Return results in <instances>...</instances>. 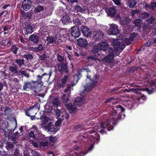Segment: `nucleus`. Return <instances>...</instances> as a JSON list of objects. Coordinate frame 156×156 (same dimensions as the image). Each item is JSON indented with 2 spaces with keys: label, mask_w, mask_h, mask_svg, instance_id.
<instances>
[{
  "label": "nucleus",
  "mask_w": 156,
  "mask_h": 156,
  "mask_svg": "<svg viewBox=\"0 0 156 156\" xmlns=\"http://www.w3.org/2000/svg\"><path fill=\"white\" fill-rule=\"evenodd\" d=\"M125 109L120 105H118L116 109L114 110L112 112V115L113 117L110 121L112 125H116L119 120H121L122 118V112H124Z\"/></svg>",
  "instance_id": "f257e3e1"
},
{
  "label": "nucleus",
  "mask_w": 156,
  "mask_h": 156,
  "mask_svg": "<svg viewBox=\"0 0 156 156\" xmlns=\"http://www.w3.org/2000/svg\"><path fill=\"white\" fill-rule=\"evenodd\" d=\"M40 105L38 103L35 104L34 105L26 109H24L26 115L29 117H33L34 118L36 113L34 109H39Z\"/></svg>",
  "instance_id": "f03ea898"
},
{
  "label": "nucleus",
  "mask_w": 156,
  "mask_h": 156,
  "mask_svg": "<svg viewBox=\"0 0 156 156\" xmlns=\"http://www.w3.org/2000/svg\"><path fill=\"white\" fill-rule=\"evenodd\" d=\"M115 52H117L119 50L122 51L125 48V46L122 40L115 39L112 42Z\"/></svg>",
  "instance_id": "7ed1b4c3"
},
{
  "label": "nucleus",
  "mask_w": 156,
  "mask_h": 156,
  "mask_svg": "<svg viewBox=\"0 0 156 156\" xmlns=\"http://www.w3.org/2000/svg\"><path fill=\"white\" fill-rule=\"evenodd\" d=\"M108 53V55L102 59V61L106 63L110 64L113 62L114 57L112 48L111 47L109 48Z\"/></svg>",
  "instance_id": "20e7f679"
},
{
  "label": "nucleus",
  "mask_w": 156,
  "mask_h": 156,
  "mask_svg": "<svg viewBox=\"0 0 156 156\" xmlns=\"http://www.w3.org/2000/svg\"><path fill=\"white\" fill-rule=\"evenodd\" d=\"M100 124L101 125L100 126L102 129L99 131V132L101 134L104 133L105 127H106L107 129L109 131L112 130L114 128V126L111 123L110 120H108L105 124H104L102 122L100 123Z\"/></svg>",
  "instance_id": "39448f33"
},
{
  "label": "nucleus",
  "mask_w": 156,
  "mask_h": 156,
  "mask_svg": "<svg viewBox=\"0 0 156 156\" xmlns=\"http://www.w3.org/2000/svg\"><path fill=\"white\" fill-rule=\"evenodd\" d=\"M58 70L60 73H62L64 72L65 74L68 72L67 64L64 62H61L58 65Z\"/></svg>",
  "instance_id": "423d86ee"
},
{
  "label": "nucleus",
  "mask_w": 156,
  "mask_h": 156,
  "mask_svg": "<svg viewBox=\"0 0 156 156\" xmlns=\"http://www.w3.org/2000/svg\"><path fill=\"white\" fill-rule=\"evenodd\" d=\"M36 86L34 84L33 81L31 82H30L29 81H26L24 83L23 89V90L26 91H29L31 89H37V86Z\"/></svg>",
  "instance_id": "0eeeda50"
},
{
  "label": "nucleus",
  "mask_w": 156,
  "mask_h": 156,
  "mask_svg": "<svg viewBox=\"0 0 156 156\" xmlns=\"http://www.w3.org/2000/svg\"><path fill=\"white\" fill-rule=\"evenodd\" d=\"M71 36L74 38L78 37L80 35V32L79 28L77 26H73L69 30Z\"/></svg>",
  "instance_id": "6e6552de"
},
{
  "label": "nucleus",
  "mask_w": 156,
  "mask_h": 156,
  "mask_svg": "<svg viewBox=\"0 0 156 156\" xmlns=\"http://www.w3.org/2000/svg\"><path fill=\"white\" fill-rule=\"evenodd\" d=\"M24 32L26 34H31L34 31V28L33 25L28 22L23 25Z\"/></svg>",
  "instance_id": "1a4fd4ad"
},
{
  "label": "nucleus",
  "mask_w": 156,
  "mask_h": 156,
  "mask_svg": "<svg viewBox=\"0 0 156 156\" xmlns=\"http://www.w3.org/2000/svg\"><path fill=\"white\" fill-rule=\"evenodd\" d=\"M87 77L90 80L91 82L90 83H89L85 87L84 90V92H87L91 90L92 88L94 87L96 83H97V81L96 80H91L90 76H89L88 74H87Z\"/></svg>",
  "instance_id": "9d476101"
},
{
  "label": "nucleus",
  "mask_w": 156,
  "mask_h": 156,
  "mask_svg": "<svg viewBox=\"0 0 156 156\" xmlns=\"http://www.w3.org/2000/svg\"><path fill=\"white\" fill-rule=\"evenodd\" d=\"M104 35V33L101 30L95 31L93 34V38L95 41H99L103 38Z\"/></svg>",
  "instance_id": "9b49d317"
},
{
  "label": "nucleus",
  "mask_w": 156,
  "mask_h": 156,
  "mask_svg": "<svg viewBox=\"0 0 156 156\" xmlns=\"http://www.w3.org/2000/svg\"><path fill=\"white\" fill-rule=\"evenodd\" d=\"M119 33V30L117 25L115 24H111L109 30L108 34L110 35H116Z\"/></svg>",
  "instance_id": "f8f14e48"
},
{
  "label": "nucleus",
  "mask_w": 156,
  "mask_h": 156,
  "mask_svg": "<svg viewBox=\"0 0 156 156\" xmlns=\"http://www.w3.org/2000/svg\"><path fill=\"white\" fill-rule=\"evenodd\" d=\"M32 3L30 0H24L22 4V8L25 11H28L31 7Z\"/></svg>",
  "instance_id": "ddd939ff"
},
{
  "label": "nucleus",
  "mask_w": 156,
  "mask_h": 156,
  "mask_svg": "<svg viewBox=\"0 0 156 156\" xmlns=\"http://www.w3.org/2000/svg\"><path fill=\"white\" fill-rule=\"evenodd\" d=\"M77 43L79 46L80 48H87L88 44V41L85 38H80L77 40Z\"/></svg>",
  "instance_id": "4468645a"
},
{
  "label": "nucleus",
  "mask_w": 156,
  "mask_h": 156,
  "mask_svg": "<svg viewBox=\"0 0 156 156\" xmlns=\"http://www.w3.org/2000/svg\"><path fill=\"white\" fill-rule=\"evenodd\" d=\"M98 45L100 51L103 50L106 52L107 51L108 52L109 47L108 44L107 42L105 41L100 42L98 44Z\"/></svg>",
  "instance_id": "2eb2a0df"
},
{
  "label": "nucleus",
  "mask_w": 156,
  "mask_h": 156,
  "mask_svg": "<svg viewBox=\"0 0 156 156\" xmlns=\"http://www.w3.org/2000/svg\"><path fill=\"white\" fill-rule=\"evenodd\" d=\"M46 129H48V130L54 134L57 132L59 129V128H57L55 125H52L51 123H48L45 126Z\"/></svg>",
  "instance_id": "dca6fc26"
},
{
  "label": "nucleus",
  "mask_w": 156,
  "mask_h": 156,
  "mask_svg": "<svg viewBox=\"0 0 156 156\" xmlns=\"http://www.w3.org/2000/svg\"><path fill=\"white\" fill-rule=\"evenodd\" d=\"M66 107L68 109L70 113H73L76 111V106L74 103L73 104L71 103L67 104H66Z\"/></svg>",
  "instance_id": "f3484780"
},
{
  "label": "nucleus",
  "mask_w": 156,
  "mask_h": 156,
  "mask_svg": "<svg viewBox=\"0 0 156 156\" xmlns=\"http://www.w3.org/2000/svg\"><path fill=\"white\" fill-rule=\"evenodd\" d=\"M59 32L61 38L63 37L67 38L69 37V34H70L69 31H68V30H66V29H61L59 30Z\"/></svg>",
  "instance_id": "a211bd4d"
},
{
  "label": "nucleus",
  "mask_w": 156,
  "mask_h": 156,
  "mask_svg": "<svg viewBox=\"0 0 156 156\" xmlns=\"http://www.w3.org/2000/svg\"><path fill=\"white\" fill-rule=\"evenodd\" d=\"M80 148V147L77 145H75L73 147V149L74 151L71 152L69 154V156H79L81 151L78 150Z\"/></svg>",
  "instance_id": "6ab92c4d"
},
{
  "label": "nucleus",
  "mask_w": 156,
  "mask_h": 156,
  "mask_svg": "<svg viewBox=\"0 0 156 156\" xmlns=\"http://www.w3.org/2000/svg\"><path fill=\"white\" fill-rule=\"evenodd\" d=\"M108 15L111 17H114L116 13L117 10L114 7H111L106 9Z\"/></svg>",
  "instance_id": "aec40b11"
},
{
  "label": "nucleus",
  "mask_w": 156,
  "mask_h": 156,
  "mask_svg": "<svg viewBox=\"0 0 156 156\" xmlns=\"http://www.w3.org/2000/svg\"><path fill=\"white\" fill-rule=\"evenodd\" d=\"M81 29L83 35L84 37H88L91 34L90 32L89 31V29L86 26H82Z\"/></svg>",
  "instance_id": "412c9836"
},
{
  "label": "nucleus",
  "mask_w": 156,
  "mask_h": 156,
  "mask_svg": "<svg viewBox=\"0 0 156 156\" xmlns=\"http://www.w3.org/2000/svg\"><path fill=\"white\" fill-rule=\"evenodd\" d=\"M42 76H40L38 75L37 76V80L36 81H33V82L34 83V84L37 86V89H39L41 87V83H42V82L41 81Z\"/></svg>",
  "instance_id": "4be33fe9"
},
{
  "label": "nucleus",
  "mask_w": 156,
  "mask_h": 156,
  "mask_svg": "<svg viewBox=\"0 0 156 156\" xmlns=\"http://www.w3.org/2000/svg\"><path fill=\"white\" fill-rule=\"evenodd\" d=\"M21 16L24 19H28L29 20L31 19L32 16L31 12H25L23 10H21Z\"/></svg>",
  "instance_id": "5701e85b"
},
{
  "label": "nucleus",
  "mask_w": 156,
  "mask_h": 156,
  "mask_svg": "<svg viewBox=\"0 0 156 156\" xmlns=\"http://www.w3.org/2000/svg\"><path fill=\"white\" fill-rule=\"evenodd\" d=\"M61 21L63 24L66 25L70 22V18L69 16L65 14L61 18Z\"/></svg>",
  "instance_id": "b1692460"
},
{
  "label": "nucleus",
  "mask_w": 156,
  "mask_h": 156,
  "mask_svg": "<svg viewBox=\"0 0 156 156\" xmlns=\"http://www.w3.org/2000/svg\"><path fill=\"white\" fill-rule=\"evenodd\" d=\"M90 52L95 56H99L101 55L100 49L98 47V45H96L94 48H93Z\"/></svg>",
  "instance_id": "393cba45"
},
{
  "label": "nucleus",
  "mask_w": 156,
  "mask_h": 156,
  "mask_svg": "<svg viewBox=\"0 0 156 156\" xmlns=\"http://www.w3.org/2000/svg\"><path fill=\"white\" fill-rule=\"evenodd\" d=\"M144 7L153 10L156 8V2H151L149 4H145Z\"/></svg>",
  "instance_id": "a878e982"
},
{
  "label": "nucleus",
  "mask_w": 156,
  "mask_h": 156,
  "mask_svg": "<svg viewBox=\"0 0 156 156\" xmlns=\"http://www.w3.org/2000/svg\"><path fill=\"white\" fill-rule=\"evenodd\" d=\"M39 39L38 36L34 34L31 35L29 37V39L35 44H37L38 43Z\"/></svg>",
  "instance_id": "bb28decb"
},
{
  "label": "nucleus",
  "mask_w": 156,
  "mask_h": 156,
  "mask_svg": "<svg viewBox=\"0 0 156 156\" xmlns=\"http://www.w3.org/2000/svg\"><path fill=\"white\" fill-rule=\"evenodd\" d=\"M130 21L131 20L129 18L126 17L123 20H121L120 23L122 26H126L128 25Z\"/></svg>",
  "instance_id": "cd10ccee"
},
{
  "label": "nucleus",
  "mask_w": 156,
  "mask_h": 156,
  "mask_svg": "<svg viewBox=\"0 0 156 156\" xmlns=\"http://www.w3.org/2000/svg\"><path fill=\"white\" fill-rule=\"evenodd\" d=\"M61 118L63 120L64 119H68L69 118L70 113L66 111H64L61 113Z\"/></svg>",
  "instance_id": "c85d7f7f"
},
{
  "label": "nucleus",
  "mask_w": 156,
  "mask_h": 156,
  "mask_svg": "<svg viewBox=\"0 0 156 156\" xmlns=\"http://www.w3.org/2000/svg\"><path fill=\"white\" fill-rule=\"evenodd\" d=\"M74 9L76 11L80 13H83L85 10L84 8H82L78 4L75 6Z\"/></svg>",
  "instance_id": "c756f323"
},
{
  "label": "nucleus",
  "mask_w": 156,
  "mask_h": 156,
  "mask_svg": "<svg viewBox=\"0 0 156 156\" xmlns=\"http://www.w3.org/2000/svg\"><path fill=\"white\" fill-rule=\"evenodd\" d=\"M17 75L18 76L21 75L22 76H23L27 78H28L29 77V75L27 73L26 71L21 70L18 71Z\"/></svg>",
  "instance_id": "7c9ffc66"
},
{
  "label": "nucleus",
  "mask_w": 156,
  "mask_h": 156,
  "mask_svg": "<svg viewBox=\"0 0 156 156\" xmlns=\"http://www.w3.org/2000/svg\"><path fill=\"white\" fill-rule=\"evenodd\" d=\"M51 36L53 37L55 40L58 39V40H60L61 39L59 32H58L56 30H54V32H52V34Z\"/></svg>",
  "instance_id": "2f4dec72"
},
{
  "label": "nucleus",
  "mask_w": 156,
  "mask_h": 156,
  "mask_svg": "<svg viewBox=\"0 0 156 156\" xmlns=\"http://www.w3.org/2000/svg\"><path fill=\"white\" fill-rule=\"evenodd\" d=\"M96 45V44L95 43H90L89 44L88 43L87 48H86L87 50L88 51H91Z\"/></svg>",
  "instance_id": "473e14b6"
},
{
  "label": "nucleus",
  "mask_w": 156,
  "mask_h": 156,
  "mask_svg": "<svg viewBox=\"0 0 156 156\" xmlns=\"http://www.w3.org/2000/svg\"><path fill=\"white\" fill-rule=\"evenodd\" d=\"M18 67L16 66H9V70L12 73H14L16 75L18 73V71L17 70V69Z\"/></svg>",
  "instance_id": "72a5a7b5"
},
{
  "label": "nucleus",
  "mask_w": 156,
  "mask_h": 156,
  "mask_svg": "<svg viewBox=\"0 0 156 156\" xmlns=\"http://www.w3.org/2000/svg\"><path fill=\"white\" fill-rule=\"evenodd\" d=\"M128 5L130 8L133 7L136 4V2L135 0H129L128 2Z\"/></svg>",
  "instance_id": "f704fd0d"
},
{
  "label": "nucleus",
  "mask_w": 156,
  "mask_h": 156,
  "mask_svg": "<svg viewBox=\"0 0 156 156\" xmlns=\"http://www.w3.org/2000/svg\"><path fill=\"white\" fill-rule=\"evenodd\" d=\"M68 79V76L66 75H64L63 78L61 80L62 83L61 84V86L62 87H64L65 86V85L66 84Z\"/></svg>",
  "instance_id": "c9c22d12"
},
{
  "label": "nucleus",
  "mask_w": 156,
  "mask_h": 156,
  "mask_svg": "<svg viewBox=\"0 0 156 156\" xmlns=\"http://www.w3.org/2000/svg\"><path fill=\"white\" fill-rule=\"evenodd\" d=\"M41 117L42 116H41V119L42 123L43 124H47L50 119L49 118L45 115L44 116L42 117V118H41Z\"/></svg>",
  "instance_id": "e433bc0d"
},
{
  "label": "nucleus",
  "mask_w": 156,
  "mask_h": 156,
  "mask_svg": "<svg viewBox=\"0 0 156 156\" xmlns=\"http://www.w3.org/2000/svg\"><path fill=\"white\" fill-rule=\"evenodd\" d=\"M52 102L54 106H58L60 104L59 100L58 98H54L52 100Z\"/></svg>",
  "instance_id": "4c0bfd02"
},
{
  "label": "nucleus",
  "mask_w": 156,
  "mask_h": 156,
  "mask_svg": "<svg viewBox=\"0 0 156 156\" xmlns=\"http://www.w3.org/2000/svg\"><path fill=\"white\" fill-rule=\"evenodd\" d=\"M11 40L6 39L2 41V45L3 46H9L11 45Z\"/></svg>",
  "instance_id": "58836bf2"
},
{
  "label": "nucleus",
  "mask_w": 156,
  "mask_h": 156,
  "mask_svg": "<svg viewBox=\"0 0 156 156\" xmlns=\"http://www.w3.org/2000/svg\"><path fill=\"white\" fill-rule=\"evenodd\" d=\"M19 48L17 47L16 45H12L11 47V51L14 54H17L18 51L19 49Z\"/></svg>",
  "instance_id": "ea45409f"
},
{
  "label": "nucleus",
  "mask_w": 156,
  "mask_h": 156,
  "mask_svg": "<svg viewBox=\"0 0 156 156\" xmlns=\"http://www.w3.org/2000/svg\"><path fill=\"white\" fill-rule=\"evenodd\" d=\"M46 40L49 43H52L56 41L55 39L52 36L47 37Z\"/></svg>",
  "instance_id": "a19ab883"
},
{
  "label": "nucleus",
  "mask_w": 156,
  "mask_h": 156,
  "mask_svg": "<svg viewBox=\"0 0 156 156\" xmlns=\"http://www.w3.org/2000/svg\"><path fill=\"white\" fill-rule=\"evenodd\" d=\"M62 98L64 102L67 103L69 101V95L67 94H63Z\"/></svg>",
  "instance_id": "79ce46f5"
},
{
  "label": "nucleus",
  "mask_w": 156,
  "mask_h": 156,
  "mask_svg": "<svg viewBox=\"0 0 156 156\" xmlns=\"http://www.w3.org/2000/svg\"><path fill=\"white\" fill-rule=\"evenodd\" d=\"M62 121V119L61 118H58L55 122V127L57 128H58V127L60 126Z\"/></svg>",
  "instance_id": "37998d69"
},
{
  "label": "nucleus",
  "mask_w": 156,
  "mask_h": 156,
  "mask_svg": "<svg viewBox=\"0 0 156 156\" xmlns=\"http://www.w3.org/2000/svg\"><path fill=\"white\" fill-rule=\"evenodd\" d=\"M87 60L89 62L95 61L96 60V58L95 56L90 55L87 57Z\"/></svg>",
  "instance_id": "c03bdc74"
},
{
  "label": "nucleus",
  "mask_w": 156,
  "mask_h": 156,
  "mask_svg": "<svg viewBox=\"0 0 156 156\" xmlns=\"http://www.w3.org/2000/svg\"><path fill=\"white\" fill-rule=\"evenodd\" d=\"M150 15L149 13H147L146 12H144L142 14H140V17L143 19H145L149 17Z\"/></svg>",
  "instance_id": "a18cd8bd"
},
{
  "label": "nucleus",
  "mask_w": 156,
  "mask_h": 156,
  "mask_svg": "<svg viewBox=\"0 0 156 156\" xmlns=\"http://www.w3.org/2000/svg\"><path fill=\"white\" fill-rule=\"evenodd\" d=\"M24 60L23 59H17L16 60V62L18 64V66L20 67L22 66L24 63Z\"/></svg>",
  "instance_id": "49530a36"
},
{
  "label": "nucleus",
  "mask_w": 156,
  "mask_h": 156,
  "mask_svg": "<svg viewBox=\"0 0 156 156\" xmlns=\"http://www.w3.org/2000/svg\"><path fill=\"white\" fill-rule=\"evenodd\" d=\"M47 57V55L45 53H43L41 55H39V60L43 61L45 60Z\"/></svg>",
  "instance_id": "de8ad7c7"
},
{
  "label": "nucleus",
  "mask_w": 156,
  "mask_h": 156,
  "mask_svg": "<svg viewBox=\"0 0 156 156\" xmlns=\"http://www.w3.org/2000/svg\"><path fill=\"white\" fill-rule=\"evenodd\" d=\"M83 100V98L81 97H78L74 100V102L75 105H78L79 103H81Z\"/></svg>",
  "instance_id": "09e8293b"
},
{
  "label": "nucleus",
  "mask_w": 156,
  "mask_h": 156,
  "mask_svg": "<svg viewBox=\"0 0 156 156\" xmlns=\"http://www.w3.org/2000/svg\"><path fill=\"white\" fill-rule=\"evenodd\" d=\"M18 132L17 131L13 133V135H12V141H15L16 139L18 138Z\"/></svg>",
  "instance_id": "8fccbe9b"
},
{
  "label": "nucleus",
  "mask_w": 156,
  "mask_h": 156,
  "mask_svg": "<svg viewBox=\"0 0 156 156\" xmlns=\"http://www.w3.org/2000/svg\"><path fill=\"white\" fill-rule=\"evenodd\" d=\"M54 112H55V115L57 118H58L60 116H61V113L62 112H61L58 109H55L54 110Z\"/></svg>",
  "instance_id": "3c124183"
},
{
  "label": "nucleus",
  "mask_w": 156,
  "mask_h": 156,
  "mask_svg": "<svg viewBox=\"0 0 156 156\" xmlns=\"http://www.w3.org/2000/svg\"><path fill=\"white\" fill-rule=\"evenodd\" d=\"M43 9V7L40 5H38L34 8V11L36 12H40Z\"/></svg>",
  "instance_id": "603ef678"
},
{
  "label": "nucleus",
  "mask_w": 156,
  "mask_h": 156,
  "mask_svg": "<svg viewBox=\"0 0 156 156\" xmlns=\"http://www.w3.org/2000/svg\"><path fill=\"white\" fill-rule=\"evenodd\" d=\"M141 20L140 19H136L134 21V23L135 26L137 27H139L141 25Z\"/></svg>",
  "instance_id": "864d4df0"
},
{
  "label": "nucleus",
  "mask_w": 156,
  "mask_h": 156,
  "mask_svg": "<svg viewBox=\"0 0 156 156\" xmlns=\"http://www.w3.org/2000/svg\"><path fill=\"white\" fill-rule=\"evenodd\" d=\"M34 49L36 51H41L44 49L42 45L41 44H39L38 46L35 47L34 48Z\"/></svg>",
  "instance_id": "5fc2aeb1"
},
{
  "label": "nucleus",
  "mask_w": 156,
  "mask_h": 156,
  "mask_svg": "<svg viewBox=\"0 0 156 156\" xmlns=\"http://www.w3.org/2000/svg\"><path fill=\"white\" fill-rule=\"evenodd\" d=\"M24 58L27 60H31L33 58V56L31 54H28L24 55Z\"/></svg>",
  "instance_id": "6e6d98bb"
},
{
  "label": "nucleus",
  "mask_w": 156,
  "mask_h": 156,
  "mask_svg": "<svg viewBox=\"0 0 156 156\" xmlns=\"http://www.w3.org/2000/svg\"><path fill=\"white\" fill-rule=\"evenodd\" d=\"M155 19V17L154 16H152L148 20H146L148 24H152L153 22H154V20Z\"/></svg>",
  "instance_id": "4d7b16f0"
},
{
  "label": "nucleus",
  "mask_w": 156,
  "mask_h": 156,
  "mask_svg": "<svg viewBox=\"0 0 156 156\" xmlns=\"http://www.w3.org/2000/svg\"><path fill=\"white\" fill-rule=\"evenodd\" d=\"M6 147L8 149H12L13 147V144L11 142H8L6 144Z\"/></svg>",
  "instance_id": "13d9d810"
},
{
  "label": "nucleus",
  "mask_w": 156,
  "mask_h": 156,
  "mask_svg": "<svg viewBox=\"0 0 156 156\" xmlns=\"http://www.w3.org/2000/svg\"><path fill=\"white\" fill-rule=\"evenodd\" d=\"M48 144V141H46L39 144V145L41 148H44Z\"/></svg>",
  "instance_id": "bf43d9fd"
},
{
  "label": "nucleus",
  "mask_w": 156,
  "mask_h": 156,
  "mask_svg": "<svg viewBox=\"0 0 156 156\" xmlns=\"http://www.w3.org/2000/svg\"><path fill=\"white\" fill-rule=\"evenodd\" d=\"M74 23L77 26H79L81 25V21L79 19H76L74 20Z\"/></svg>",
  "instance_id": "052dcab7"
},
{
  "label": "nucleus",
  "mask_w": 156,
  "mask_h": 156,
  "mask_svg": "<svg viewBox=\"0 0 156 156\" xmlns=\"http://www.w3.org/2000/svg\"><path fill=\"white\" fill-rule=\"evenodd\" d=\"M57 138L56 136L53 137L51 136L49 137V140L51 142L55 143L56 141Z\"/></svg>",
  "instance_id": "680f3d73"
},
{
  "label": "nucleus",
  "mask_w": 156,
  "mask_h": 156,
  "mask_svg": "<svg viewBox=\"0 0 156 156\" xmlns=\"http://www.w3.org/2000/svg\"><path fill=\"white\" fill-rule=\"evenodd\" d=\"M57 59L59 62H62V61H63L64 60V58L63 57L60 55L58 54L57 55Z\"/></svg>",
  "instance_id": "e2e57ef3"
},
{
  "label": "nucleus",
  "mask_w": 156,
  "mask_h": 156,
  "mask_svg": "<svg viewBox=\"0 0 156 156\" xmlns=\"http://www.w3.org/2000/svg\"><path fill=\"white\" fill-rule=\"evenodd\" d=\"M28 136L30 138H35L36 137L34 134V132L31 131L28 134Z\"/></svg>",
  "instance_id": "0e129e2a"
},
{
  "label": "nucleus",
  "mask_w": 156,
  "mask_h": 156,
  "mask_svg": "<svg viewBox=\"0 0 156 156\" xmlns=\"http://www.w3.org/2000/svg\"><path fill=\"white\" fill-rule=\"evenodd\" d=\"M31 153L33 156H41L40 153L34 150H33Z\"/></svg>",
  "instance_id": "69168bd1"
},
{
  "label": "nucleus",
  "mask_w": 156,
  "mask_h": 156,
  "mask_svg": "<svg viewBox=\"0 0 156 156\" xmlns=\"http://www.w3.org/2000/svg\"><path fill=\"white\" fill-rule=\"evenodd\" d=\"M132 41L129 38L128 39L126 38H125V42L126 44L127 45L130 44Z\"/></svg>",
  "instance_id": "338daca9"
},
{
  "label": "nucleus",
  "mask_w": 156,
  "mask_h": 156,
  "mask_svg": "<svg viewBox=\"0 0 156 156\" xmlns=\"http://www.w3.org/2000/svg\"><path fill=\"white\" fill-rule=\"evenodd\" d=\"M136 34L135 33H133L131 34L129 38L130 39H131V40L133 41L134 38L136 37Z\"/></svg>",
  "instance_id": "774afa93"
}]
</instances>
